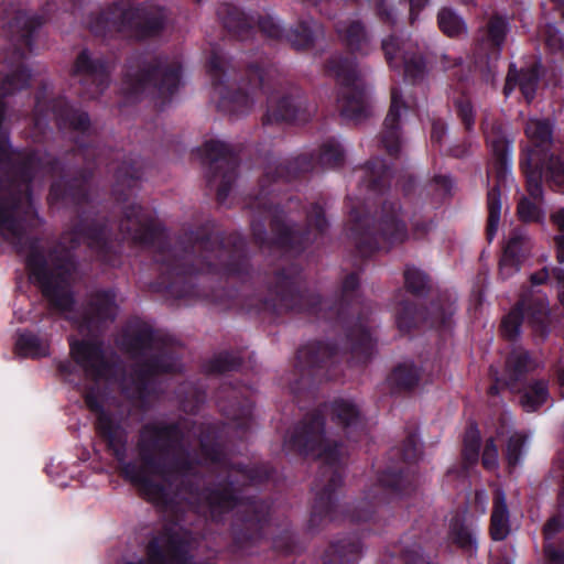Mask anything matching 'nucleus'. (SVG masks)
<instances>
[{
    "label": "nucleus",
    "mask_w": 564,
    "mask_h": 564,
    "mask_svg": "<svg viewBox=\"0 0 564 564\" xmlns=\"http://www.w3.org/2000/svg\"><path fill=\"white\" fill-rule=\"evenodd\" d=\"M138 213L133 238L165 250L159 258L162 268L150 289L165 297L206 301L226 310L274 318L294 314L324 319L340 327L341 346L311 341L297 349L289 389L295 397L311 392L324 381L338 380L345 366H365L373 354L368 311L354 302L360 285L359 274H347L335 301L324 300L308 290L302 269L294 263L265 272V293L253 288L247 240L238 231L226 232L214 219L188 226L170 243L165 227L150 215Z\"/></svg>",
    "instance_id": "f257e3e1"
},
{
    "label": "nucleus",
    "mask_w": 564,
    "mask_h": 564,
    "mask_svg": "<svg viewBox=\"0 0 564 564\" xmlns=\"http://www.w3.org/2000/svg\"><path fill=\"white\" fill-rule=\"evenodd\" d=\"M95 430L107 452L119 464L122 477L149 501L169 507L173 498L166 484L181 478L185 492L212 522L221 523L228 513L239 508L230 525L231 553L249 554L264 539L271 503L256 496H245L243 492L247 487L268 482L274 468L263 462H231L224 452L215 426L206 425L202 429L199 449L204 459L225 470L226 476L203 487L185 479L194 475L198 460L185 442L186 431L181 422L144 423L137 437V460H127L129 433L112 414L95 422Z\"/></svg>",
    "instance_id": "f03ea898"
},
{
    "label": "nucleus",
    "mask_w": 564,
    "mask_h": 564,
    "mask_svg": "<svg viewBox=\"0 0 564 564\" xmlns=\"http://www.w3.org/2000/svg\"><path fill=\"white\" fill-rule=\"evenodd\" d=\"M326 413L351 442L360 441L367 433V421L357 404L350 400L337 398L306 413L288 432L283 441L286 454L300 457L317 455L323 464L315 481V497L311 506L308 530L318 531L328 522L346 521L368 524L360 533L339 535L329 542L322 562L324 564H358L364 554L362 538L381 532L387 508L393 499L414 495L419 477L415 464L421 458L417 435L411 432L400 446L389 452L388 465L377 475V484L351 510H345L338 503L337 490L343 486L344 468L341 464L343 443L326 440Z\"/></svg>",
    "instance_id": "7ed1b4c3"
},
{
    "label": "nucleus",
    "mask_w": 564,
    "mask_h": 564,
    "mask_svg": "<svg viewBox=\"0 0 564 564\" xmlns=\"http://www.w3.org/2000/svg\"><path fill=\"white\" fill-rule=\"evenodd\" d=\"M345 163V151L335 139H327L318 154L301 153L280 162L273 153L263 161V173L259 180V192L245 200L250 210V229L254 243L261 250L301 254L310 246L319 243L327 234L329 224L319 203L311 204L306 212L305 226L289 218L280 203L273 198L271 186L306 177L316 167L337 169Z\"/></svg>",
    "instance_id": "20e7f679"
},
{
    "label": "nucleus",
    "mask_w": 564,
    "mask_h": 564,
    "mask_svg": "<svg viewBox=\"0 0 564 564\" xmlns=\"http://www.w3.org/2000/svg\"><path fill=\"white\" fill-rule=\"evenodd\" d=\"M206 70L218 97V110L229 116L247 115L260 95L267 96L263 126L279 122L304 123L313 113L306 96L297 88L274 98L270 82L272 68L265 64L249 63L238 69L213 48Z\"/></svg>",
    "instance_id": "39448f33"
},
{
    "label": "nucleus",
    "mask_w": 564,
    "mask_h": 564,
    "mask_svg": "<svg viewBox=\"0 0 564 564\" xmlns=\"http://www.w3.org/2000/svg\"><path fill=\"white\" fill-rule=\"evenodd\" d=\"M124 350L133 358H142L134 369L137 390L141 398L149 394L151 381L160 376L182 370V358L176 340L149 323L134 319L122 334Z\"/></svg>",
    "instance_id": "423d86ee"
},
{
    "label": "nucleus",
    "mask_w": 564,
    "mask_h": 564,
    "mask_svg": "<svg viewBox=\"0 0 564 564\" xmlns=\"http://www.w3.org/2000/svg\"><path fill=\"white\" fill-rule=\"evenodd\" d=\"M167 20L169 12L165 7L116 0L90 13L88 29L94 36L104 41L143 42L160 36Z\"/></svg>",
    "instance_id": "0eeeda50"
},
{
    "label": "nucleus",
    "mask_w": 564,
    "mask_h": 564,
    "mask_svg": "<svg viewBox=\"0 0 564 564\" xmlns=\"http://www.w3.org/2000/svg\"><path fill=\"white\" fill-rule=\"evenodd\" d=\"M524 132L531 144L521 150L519 166L528 194L541 198L542 182L551 191L564 194V159L554 145L553 123L550 119H530Z\"/></svg>",
    "instance_id": "6e6552de"
},
{
    "label": "nucleus",
    "mask_w": 564,
    "mask_h": 564,
    "mask_svg": "<svg viewBox=\"0 0 564 564\" xmlns=\"http://www.w3.org/2000/svg\"><path fill=\"white\" fill-rule=\"evenodd\" d=\"M182 74L181 62L167 55L135 54L126 61L122 82L129 97L149 98L162 111L178 91Z\"/></svg>",
    "instance_id": "1a4fd4ad"
},
{
    "label": "nucleus",
    "mask_w": 564,
    "mask_h": 564,
    "mask_svg": "<svg viewBox=\"0 0 564 564\" xmlns=\"http://www.w3.org/2000/svg\"><path fill=\"white\" fill-rule=\"evenodd\" d=\"M347 230L359 257L367 259L378 251L388 252L409 238V229L402 218L398 200H384L376 219L364 207L351 206Z\"/></svg>",
    "instance_id": "9d476101"
},
{
    "label": "nucleus",
    "mask_w": 564,
    "mask_h": 564,
    "mask_svg": "<svg viewBox=\"0 0 564 564\" xmlns=\"http://www.w3.org/2000/svg\"><path fill=\"white\" fill-rule=\"evenodd\" d=\"M216 13L224 29L238 41L253 39L260 31L269 39L285 40L296 51H305L312 48L316 40L324 35L323 25L314 19H302L296 26L285 30L269 14L256 19L228 2L220 3Z\"/></svg>",
    "instance_id": "9b49d317"
},
{
    "label": "nucleus",
    "mask_w": 564,
    "mask_h": 564,
    "mask_svg": "<svg viewBox=\"0 0 564 564\" xmlns=\"http://www.w3.org/2000/svg\"><path fill=\"white\" fill-rule=\"evenodd\" d=\"M46 108L51 111L58 130L76 133V137L74 138L76 147L72 149L68 154L79 155L87 162L80 166H72L64 159L58 158V160L65 164L70 174H75V172L80 169H89L91 171V178L89 182L90 193L95 176V169L104 163L108 165V163L105 162L100 153H96V149L91 145L93 127L89 113L74 105L64 96L52 98L47 102ZM13 150L19 151L18 149ZM22 151H26V149H23ZM29 151H36V149L28 150V152ZM37 152L44 161L50 158H54L48 153H42L40 150H37ZM55 158L57 159V156Z\"/></svg>",
    "instance_id": "f8f14e48"
},
{
    "label": "nucleus",
    "mask_w": 564,
    "mask_h": 564,
    "mask_svg": "<svg viewBox=\"0 0 564 564\" xmlns=\"http://www.w3.org/2000/svg\"><path fill=\"white\" fill-rule=\"evenodd\" d=\"M486 142L492 154L490 173L495 184L487 192V223L485 235L490 243L495 239L501 219V186H505L507 175L511 169V151L513 138L508 133L507 126L501 121H494L490 129L485 132Z\"/></svg>",
    "instance_id": "ddd939ff"
},
{
    "label": "nucleus",
    "mask_w": 564,
    "mask_h": 564,
    "mask_svg": "<svg viewBox=\"0 0 564 564\" xmlns=\"http://www.w3.org/2000/svg\"><path fill=\"white\" fill-rule=\"evenodd\" d=\"M324 68L339 85L337 106L341 118L354 122L367 119L370 116L369 96L360 79L356 58L336 53L326 59Z\"/></svg>",
    "instance_id": "4468645a"
},
{
    "label": "nucleus",
    "mask_w": 564,
    "mask_h": 564,
    "mask_svg": "<svg viewBox=\"0 0 564 564\" xmlns=\"http://www.w3.org/2000/svg\"><path fill=\"white\" fill-rule=\"evenodd\" d=\"M196 152L206 165L208 187H216L217 203L224 205L238 175L239 153L230 144L219 140L206 141Z\"/></svg>",
    "instance_id": "2eb2a0df"
},
{
    "label": "nucleus",
    "mask_w": 564,
    "mask_h": 564,
    "mask_svg": "<svg viewBox=\"0 0 564 564\" xmlns=\"http://www.w3.org/2000/svg\"><path fill=\"white\" fill-rule=\"evenodd\" d=\"M72 360L57 362V373L65 382L80 383V370L94 380L108 378L113 369L111 361L107 358L101 341L97 340H73L69 344Z\"/></svg>",
    "instance_id": "dca6fc26"
},
{
    "label": "nucleus",
    "mask_w": 564,
    "mask_h": 564,
    "mask_svg": "<svg viewBox=\"0 0 564 564\" xmlns=\"http://www.w3.org/2000/svg\"><path fill=\"white\" fill-rule=\"evenodd\" d=\"M456 302L449 297L440 296L432 301L429 308L419 307L413 301L400 302L395 313V323L401 333L408 334L423 324L441 332L452 329Z\"/></svg>",
    "instance_id": "f3484780"
},
{
    "label": "nucleus",
    "mask_w": 564,
    "mask_h": 564,
    "mask_svg": "<svg viewBox=\"0 0 564 564\" xmlns=\"http://www.w3.org/2000/svg\"><path fill=\"white\" fill-rule=\"evenodd\" d=\"M78 85V95L85 99H97L109 87L111 65L104 56H95L88 48L76 55L69 70Z\"/></svg>",
    "instance_id": "a211bd4d"
},
{
    "label": "nucleus",
    "mask_w": 564,
    "mask_h": 564,
    "mask_svg": "<svg viewBox=\"0 0 564 564\" xmlns=\"http://www.w3.org/2000/svg\"><path fill=\"white\" fill-rule=\"evenodd\" d=\"M252 391L240 382L225 379L215 392L216 405L231 427L245 435L252 422Z\"/></svg>",
    "instance_id": "6ab92c4d"
},
{
    "label": "nucleus",
    "mask_w": 564,
    "mask_h": 564,
    "mask_svg": "<svg viewBox=\"0 0 564 564\" xmlns=\"http://www.w3.org/2000/svg\"><path fill=\"white\" fill-rule=\"evenodd\" d=\"M144 553V558L124 564H187L192 558L188 539L170 525L148 541Z\"/></svg>",
    "instance_id": "aec40b11"
},
{
    "label": "nucleus",
    "mask_w": 564,
    "mask_h": 564,
    "mask_svg": "<svg viewBox=\"0 0 564 564\" xmlns=\"http://www.w3.org/2000/svg\"><path fill=\"white\" fill-rule=\"evenodd\" d=\"M381 47L389 66L402 70L404 80L415 84L423 79L426 62L415 42L391 34L382 40Z\"/></svg>",
    "instance_id": "412c9836"
},
{
    "label": "nucleus",
    "mask_w": 564,
    "mask_h": 564,
    "mask_svg": "<svg viewBox=\"0 0 564 564\" xmlns=\"http://www.w3.org/2000/svg\"><path fill=\"white\" fill-rule=\"evenodd\" d=\"M452 180L447 175H435L427 185V192L433 191V197L429 207L423 203L416 202L413 206L412 215L409 218L411 226V236L414 240H423L435 228L436 214L434 209L451 195Z\"/></svg>",
    "instance_id": "4be33fe9"
},
{
    "label": "nucleus",
    "mask_w": 564,
    "mask_h": 564,
    "mask_svg": "<svg viewBox=\"0 0 564 564\" xmlns=\"http://www.w3.org/2000/svg\"><path fill=\"white\" fill-rule=\"evenodd\" d=\"M117 292L113 288L98 289L88 293L82 308L84 325L91 329L111 323L117 316Z\"/></svg>",
    "instance_id": "5701e85b"
},
{
    "label": "nucleus",
    "mask_w": 564,
    "mask_h": 564,
    "mask_svg": "<svg viewBox=\"0 0 564 564\" xmlns=\"http://www.w3.org/2000/svg\"><path fill=\"white\" fill-rule=\"evenodd\" d=\"M408 108L399 86L391 87V104L383 121L380 143L391 158H399L401 150V111Z\"/></svg>",
    "instance_id": "b1692460"
},
{
    "label": "nucleus",
    "mask_w": 564,
    "mask_h": 564,
    "mask_svg": "<svg viewBox=\"0 0 564 564\" xmlns=\"http://www.w3.org/2000/svg\"><path fill=\"white\" fill-rule=\"evenodd\" d=\"M143 176L141 160L127 156L115 167L112 195L118 203H127Z\"/></svg>",
    "instance_id": "393cba45"
},
{
    "label": "nucleus",
    "mask_w": 564,
    "mask_h": 564,
    "mask_svg": "<svg viewBox=\"0 0 564 564\" xmlns=\"http://www.w3.org/2000/svg\"><path fill=\"white\" fill-rule=\"evenodd\" d=\"M540 78L541 64L539 62H534L521 69H517L514 64H510L503 93L508 96L516 86H519L525 100L531 102L535 97Z\"/></svg>",
    "instance_id": "a878e982"
},
{
    "label": "nucleus",
    "mask_w": 564,
    "mask_h": 564,
    "mask_svg": "<svg viewBox=\"0 0 564 564\" xmlns=\"http://www.w3.org/2000/svg\"><path fill=\"white\" fill-rule=\"evenodd\" d=\"M447 541L464 554L475 555L478 551V530L465 517L455 514L448 523Z\"/></svg>",
    "instance_id": "bb28decb"
},
{
    "label": "nucleus",
    "mask_w": 564,
    "mask_h": 564,
    "mask_svg": "<svg viewBox=\"0 0 564 564\" xmlns=\"http://www.w3.org/2000/svg\"><path fill=\"white\" fill-rule=\"evenodd\" d=\"M529 238L524 234L518 230L510 234L499 262V274L502 279H507L520 270L521 262L529 251Z\"/></svg>",
    "instance_id": "cd10ccee"
},
{
    "label": "nucleus",
    "mask_w": 564,
    "mask_h": 564,
    "mask_svg": "<svg viewBox=\"0 0 564 564\" xmlns=\"http://www.w3.org/2000/svg\"><path fill=\"white\" fill-rule=\"evenodd\" d=\"M339 43L350 54L365 55L368 52L369 35L360 20L339 21L335 24Z\"/></svg>",
    "instance_id": "c85d7f7f"
},
{
    "label": "nucleus",
    "mask_w": 564,
    "mask_h": 564,
    "mask_svg": "<svg viewBox=\"0 0 564 564\" xmlns=\"http://www.w3.org/2000/svg\"><path fill=\"white\" fill-rule=\"evenodd\" d=\"M564 529V508L560 506L557 498V512L553 514L543 525V553L545 564H564V545L552 540Z\"/></svg>",
    "instance_id": "c756f323"
},
{
    "label": "nucleus",
    "mask_w": 564,
    "mask_h": 564,
    "mask_svg": "<svg viewBox=\"0 0 564 564\" xmlns=\"http://www.w3.org/2000/svg\"><path fill=\"white\" fill-rule=\"evenodd\" d=\"M393 172L390 164L382 158H371L364 166L361 185L376 194H383L390 188Z\"/></svg>",
    "instance_id": "7c9ffc66"
},
{
    "label": "nucleus",
    "mask_w": 564,
    "mask_h": 564,
    "mask_svg": "<svg viewBox=\"0 0 564 564\" xmlns=\"http://www.w3.org/2000/svg\"><path fill=\"white\" fill-rule=\"evenodd\" d=\"M511 532L510 511L507 498L501 489H497L492 497V509L489 520V536L495 542L505 541Z\"/></svg>",
    "instance_id": "2f4dec72"
},
{
    "label": "nucleus",
    "mask_w": 564,
    "mask_h": 564,
    "mask_svg": "<svg viewBox=\"0 0 564 564\" xmlns=\"http://www.w3.org/2000/svg\"><path fill=\"white\" fill-rule=\"evenodd\" d=\"M509 29V21L506 17L495 13L489 18L479 40V45L487 50L488 58H497L500 55Z\"/></svg>",
    "instance_id": "473e14b6"
},
{
    "label": "nucleus",
    "mask_w": 564,
    "mask_h": 564,
    "mask_svg": "<svg viewBox=\"0 0 564 564\" xmlns=\"http://www.w3.org/2000/svg\"><path fill=\"white\" fill-rule=\"evenodd\" d=\"M388 383L392 393L413 391L421 380V369L414 364H399L388 376Z\"/></svg>",
    "instance_id": "72a5a7b5"
},
{
    "label": "nucleus",
    "mask_w": 564,
    "mask_h": 564,
    "mask_svg": "<svg viewBox=\"0 0 564 564\" xmlns=\"http://www.w3.org/2000/svg\"><path fill=\"white\" fill-rule=\"evenodd\" d=\"M15 352L23 358L39 359L50 355V344L31 330H21L14 344Z\"/></svg>",
    "instance_id": "f704fd0d"
},
{
    "label": "nucleus",
    "mask_w": 564,
    "mask_h": 564,
    "mask_svg": "<svg viewBox=\"0 0 564 564\" xmlns=\"http://www.w3.org/2000/svg\"><path fill=\"white\" fill-rule=\"evenodd\" d=\"M550 397L549 381L535 379L523 386L520 391V404L525 412H535Z\"/></svg>",
    "instance_id": "c9c22d12"
},
{
    "label": "nucleus",
    "mask_w": 564,
    "mask_h": 564,
    "mask_svg": "<svg viewBox=\"0 0 564 564\" xmlns=\"http://www.w3.org/2000/svg\"><path fill=\"white\" fill-rule=\"evenodd\" d=\"M531 369L532 358L528 351L511 352L506 360L507 384L511 388L518 387Z\"/></svg>",
    "instance_id": "e433bc0d"
},
{
    "label": "nucleus",
    "mask_w": 564,
    "mask_h": 564,
    "mask_svg": "<svg viewBox=\"0 0 564 564\" xmlns=\"http://www.w3.org/2000/svg\"><path fill=\"white\" fill-rule=\"evenodd\" d=\"M481 447L480 431L475 422L470 423L463 438L462 458L466 469L475 466L479 460Z\"/></svg>",
    "instance_id": "4c0bfd02"
},
{
    "label": "nucleus",
    "mask_w": 564,
    "mask_h": 564,
    "mask_svg": "<svg viewBox=\"0 0 564 564\" xmlns=\"http://www.w3.org/2000/svg\"><path fill=\"white\" fill-rule=\"evenodd\" d=\"M522 197L517 205V215L522 223L540 224L545 221V210L542 207L544 202V189L542 188V197Z\"/></svg>",
    "instance_id": "58836bf2"
},
{
    "label": "nucleus",
    "mask_w": 564,
    "mask_h": 564,
    "mask_svg": "<svg viewBox=\"0 0 564 564\" xmlns=\"http://www.w3.org/2000/svg\"><path fill=\"white\" fill-rule=\"evenodd\" d=\"M403 278L406 291L414 296H426L431 290L430 276L424 271L413 265L405 267Z\"/></svg>",
    "instance_id": "ea45409f"
},
{
    "label": "nucleus",
    "mask_w": 564,
    "mask_h": 564,
    "mask_svg": "<svg viewBox=\"0 0 564 564\" xmlns=\"http://www.w3.org/2000/svg\"><path fill=\"white\" fill-rule=\"evenodd\" d=\"M383 562L384 564H437L430 557L424 556L420 545L390 552L384 555Z\"/></svg>",
    "instance_id": "a19ab883"
},
{
    "label": "nucleus",
    "mask_w": 564,
    "mask_h": 564,
    "mask_svg": "<svg viewBox=\"0 0 564 564\" xmlns=\"http://www.w3.org/2000/svg\"><path fill=\"white\" fill-rule=\"evenodd\" d=\"M453 108L464 130L471 133L475 129L477 113L470 97L465 93L454 97Z\"/></svg>",
    "instance_id": "79ce46f5"
},
{
    "label": "nucleus",
    "mask_w": 564,
    "mask_h": 564,
    "mask_svg": "<svg viewBox=\"0 0 564 564\" xmlns=\"http://www.w3.org/2000/svg\"><path fill=\"white\" fill-rule=\"evenodd\" d=\"M437 24L440 30L448 37H459L467 31L465 21L451 8L440 10Z\"/></svg>",
    "instance_id": "37998d69"
},
{
    "label": "nucleus",
    "mask_w": 564,
    "mask_h": 564,
    "mask_svg": "<svg viewBox=\"0 0 564 564\" xmlns=\"http://www.w3.org/2000/svg\"><path fill=\"white\" fill-rule=\"evenodd\" d=\"M242 359L238 352L221 351L210 359L206 369L213 375H223L225 372L238 370L241 367Z\"/></svg>",
    "instance_id": "c03bdc74"
},
{
    "label": "nucleus",
    "mask_w": 564,
    "mask_h": 564,
    "mask_svg": "<svg viewBox=\"0 0 564 564\" xmlns=\"http://www.w3.org/2000/svg\"><path fill=\"white\" fill-rule=\"evenodd\" d=\"M527 442L528 436L521 433H514L508 438L505 458L510 470L521 462Z\"/></svg>",
    "instance_id": "a18cd8bd"
},
{
    "label": "nucleus",
    "mask_w": 564,
    "mask_h": 564,
    "mask_svg": "<svg viewBox=\"0 0 564 564\" xmlns=\"http://www.w3.org/2000/svg\"><path fill=\"white\" fill-rule=\"evenodd\" d=\"M547 306L542 300H533L528 305L524 304V318L527 317L532 326L545 333L547 330Z\"/></svg>",
    "instance_id": "49530a36"
},
{
    "label": "nucleus",
    "mask_w": 564,
    "mask_h": 564,
    "mask_svg": "<svg viewBox=\"0 0 564 564\" xmlns=\"http://www.w3.org/2000/svg\"><path fill=\"white\" fill-rule=\"evenodd\" d=\"M524 321V302H519L505 316L501 328L509 339H516L520 335V328Z\"/></svg>",
    "instance_id": "de8ad7c7"
},
{
    "label": "nucleus",
    "mask_w": 564,
    "mask_h": 564,
    "mask_svg": "<svg viewBox=\"0 0 564 564\" xmlns=\"http://www.w3.org/2000/svg\"><path fill=\"white\" fill-rule=\"evenodd\" d=\"M83 399L86 408L96 415L95 422L111 414L105 409L104 401L100 399L99 391L96 387L87 388L83 394Z\"/></svg>",
    "instance_id": "09e8293b"
},
{
    "label": "nucleus",
    "mask_w": 564,
    "mask_h": 564,
    "mask_svg": "<svg viewBox=\"0 0 564 564\" xmlns=\"http://www.w3.org/2000/svg\"><path fill=\"white\" fill-rule=\"evenodd\" d=\"M541 36L550 52L564 53V37L554 24L547 23L541 30Z\"/></svg>",
    "instance_id": "8fccbe9b"
},
{
    "label": "nucleus",
    "mask_w": 564,
    "mask_h": 564,
    "mask_svg": "<svg viewBox=\"0 0 564 564\" xmlns=\"http://www.w3.org/2000/svg\"><path fill=\"white\" fill-rule=\"evenodd\" d=\"M272 546L275 551L288 555L294 554L299 550L294 533L289 529L283 530L280 535L273 539Z\"/></svg>",
    "instance_id": "3c124183"
},
{
    "label": "nucleus",
    "mask_w": 564,
    "mask_h": 564,
    "mask_svg": "<svg viewBox=\"0 0 564 564\" xmlns=\"http://www.w3.org/2000/svg\"><path fill=\"white\" fill-rule=\"evenodd\" d=\"M481 464L489 470L494 469L498 465V447L494 437L486 440L481 455Z\"/></svg>",
    "instance_id": "603ef678"
},
{
    "label": "nucleus",
    "mask_w": 564,
    "mask_h": 564,
    "mask_svg": "<svg viewBox=\"0 0 564 564\" xmlns=\"http://www.w3.org/2000/svg\"><path fill=\"white\" fill-rule=\"evenodd\" d=\"M446 131H447V127L443 120H441V119L434 120L432 122V127H431L432 143L441 147L442 141L446 134Z\"/></svg>",
    "instance_id": "864d4df0"
},
{
    "label": "nucleus",
    "mask_w": 564,
    "mask_h": 564,
    "mask_svg": "<svg viewBox=\"0 0 564 564\" xmlns=\"http://www.w3.org/2000/svg\"><path fill=\"white\" fill-rule=\"evenodd\" d=\"M551 219L558 230L564 231V208H560L551 215Z\"/></svg>",
    "instance_id": "5fc2aeb1"
},
{
    "label": "nucleus",
    "mask_w": 564,
    "mask_h": 564,
    "mask_svg": "<svg viewBox=\"0 0 564 564\" xmlns=\"http://www.w3.org/2000/svg\"><path fill=\"white\" fill-rule=\"evenodd\" d=\"M468 147L466 144H458L449 148L448 154L453 158H463L467 154Z\"/></svg>",
    "instance_id": "6e6d98bb"
},
{
    "label": "nucleus",
    "mask_w": 564,
    "mask_h": 564,
    "mask_svg": "<svg viewBox=\"0 0 564 564\" xmlns=\"http://www.w3.org/2000/svg\"><path fill=\"white\" fill-rule=\"evenodd\" d=\"M83 0H69L68 3L64 4L63 10L66 12L75 13L77 9L82 7Z\"/></svg>",
    "instance_id": "4d7b16f0"
},
{
    "label": "nucleus",
    "mask_w": 564,
    "mask_h": 564,
    "mask_svg": "<svg viewBox=\"0 0 564 564\" xmlns=\"http://www.w3.org/2000/svg\"><path fill=\"white\" fill-rule=\"evenodd\" d=\"M557 383L560 387L561 398L564 399V366L557 371Z\"/></svg>",
    "instance_id": "13d9d810"
},
{
    "label": "nucleus",
    "mask_w": 564,
    "mask_h": 564,
    "mask_svg": "<svg viewBox=\"0 0 564 564\" xmlns=\"http://www.w3.org/2000/svg\"><path fill=\"white\" fill-rule=\"evenodd\" d=\"M414 178L412 176H409L408 180L405 181V183L403 184V193L405 196H409L411 191L413 189L414 187Z\"/></svg>",
    "instance_id": "bf43d9fd"
},
{
    "label": "nucleus",
    "mask_w": 564,
    "mask_h": 564,
    "mask_svg": "<svg viewBox=\"0 0 564 564\" xmlns=\"http://www.w3.org/2000/svg\"><path fill=\"white\" fill-rule=\"evenodd\" d=\"M545 279H546V273H543V274L542 273H534V274L531 275V282L534 285L543 284Z\"/></svg>",
    "instance_id": "052dcab7"
},
{
    "label": "nucleus",
    "mask_w": 564,
    "mask_h": 564,
    "mask_svg": "<svg viewBox=\"0 0 564 564\" xmlns=\"http://www.w3.org/2000/svg\"><path fill=\"white\" fill-rule=\"evenodd\" d=\"M556 276L558 283L563 285V291L560 293V301L564 304V271H558Z\"/></svg>",
    "instance_id": "680f3d73"
},
{
    "label": "nucleus",
    "mask_w": 564,
    "mask_h": 564,
    "mask_svg": "<svg viewBox=\"0 0 564 564\" xmlns=\"http://www.w3.org/2000/svg\"><path fill=\"white\" fill-rule=\"evenodd\" d=\"M555 8L561 12L562 19H564V0H551Z\"/></svg>",
    "instance_id": "e2e57ef3"
},
{
    "label": "nucleus",
    "mask_w": 564,
    "mask_h": 564,
    "mask_svg": "<svg viewBox=\"0 0 564 564\" xmlns=\"http://www.w3.org/2000/svg\"><path fill=\"white\" fill-rule=\"evenodd\" d=\"M557 260L560 263L564 262V249H562L561 240L558 241V249H557Z\"/></svg>",
    "instance_id": "0e129e2a"
},
{
    "label": "nucleus",
    "mask_w": 564,
    "mask_h": 564,
    "mask_svg": "<svg viewBox=\"0 0 564 564\" xmlns=\"http://www.w3.org/2000/svg\"><path fill=\"white\" fill-rule=\"evenodd\" d=\"M488 393L490 395H497L499 393V388H498V384L495 383V384H491L488 389Z\"/></svg>",
    "instance_id": "69168bd1"
},
{
    "label": "nucleus",
    "mask_w": 564,
    "mask_h": 564,
    "mask_svg": "<svg viewBox=\"0 0 564 564\" xmlns=\"http://www.w3.org/2000/svg\"><path fill=\"white\" fill-rule=\"evenodd\" d=\"M41 110H42V104H41L40 99L37 98L36 99V105H35V111L39 112Z\"/></svg>",
    "instance_id": "338daca9"
},
{
    "label": "nucleus",
    "mask_w": 564,
    "mask_h": 564,
    "mask_svg": "<svg viewBox=\"0 0 564 564\" xmlns=\"http://www.w3.org/2000/svg\"><path fill=\"white\" fill-rule=\"evenodd\" d=\"M496 564H509L507 561H499L498 563Z\"/></svg>",
    "instance_id": "774afa93"
}]
</instances>
